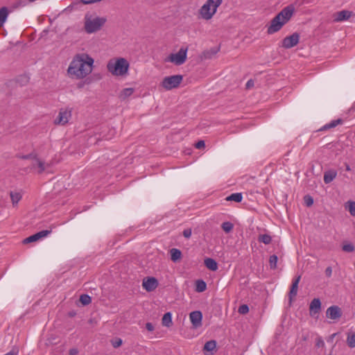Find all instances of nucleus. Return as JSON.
Instances as JSON below:
<instances>
[{"mask_svg": "<svg viewBox=\"0 0 355 355\" xmlns=\"http://www.w3.org/2000/svg\"><path fill=\"white\" fill-rule=\"evenodd\" d=\"M277 257L276 255H272L269 259V263L271 268L275 269L277 267Z\"/></svg>", "mask_w": 355, "mask_h": 355, "instance_id": "nucleus-34", "label": "nucleus"}, {"mask_svg": "<svg viewBox=\"0 0 355 355\" xmlns=\"http://www.w3.org/2000/svg\"><path fill=\"white\" fill-rule=\"evenodd\" d=\"M221 227L225 233H229L233 230L234 225L231 222H224L222 223Z\"/></svg>", "mask_w": 355, "mask_h": 355, "instance_id": "nucleus-30", "label": "nucleus"}, {"mask_svg": "<svg viewBox=\"0 0 355 355\" xmlns=\"http://www.w3.org/2000/svg\"><path fill=\"white\" fill-rule=\"evenodd\" d=\"M301 277L298 276L293 281L291 291H290V298L292 300L293 297H295L297 293L298 290V284L300 282Z\"/></svg>", "mask_w": 355, "mask_h": 355, "instance_id": "nucleus-18", "label": "nucleus"}, {"mask_svg": "<svg viewBox=\"0 0 355 355\" xmlns=\"http://www.w3.org/2000/svg\"><path fill=\"white\" fill-rule=\"evenodd\" d=\"M10 11L7 7L0 8V28L3 27L9 15Z\"/></svg>", "mask_w": 355, "mask_h": 355, "instance_id": "nucleus-17", "label": "nucleus"}, {"mask_svg": "<svg viewBox=\"0 0 355 355\" xmlns=\"http://www.w3.org/2000/svg\"><path fill=\"white\" fill-rule=\"evenodd\" d=\"M353 15V12L349 10H341L333 15V20L335 22L347 20Z\"/></svg>", "mask_w": 355, "mask_h": 355, "instance_id": "nucleus-14", "label": "nucleus"}, {"mask_svg": "<svg viewBox=\"0 0 355 355\" xmlns=\"http://www.w3.org/2000/svg\"><path fill=\"white\" fill-rule=\"evenodd\" d=\"M347 344L350 348L355 347V332L349 331L347 334Z\"/></svg>", "mask_w": 355, "mask_h": 355, "instance_id": "nucleus-26", "label": "nucleus"}, {"mask_svg": "<svg viewBox=\"0 0 355 355\" xmlns=\"http://www.w3.org/2000/svg\"><path fill=\"white\" fill-rule=\"evenodd\" d=\"M304 199L307 207H310L313 204V199L311 196H306Z\"/></svg>", "mask_w": 355, "mask_h": 355, "instance_id": "nucleus-36", "label": "nucleus"}, {"mask_svg": "<svg viewBox=\"0 0 355 355\" xmlns=\"http://www.w3.org/2000/svg\"><path fill=\"white\" fill-rule=\"evenodd\" d=\"M112 345L114 348H117L122 345V340L121 338H116L112 341Z\"/></svg>", "mask_w": 355, "mask_h": 355, "instance_id": "nucleus-37", "label": "nucleus"}, {"mask_svg": "<svg viewBox=\"0 0 355 355\" xmlns=\"http://www.w3.org/2000/svg\"><path fill=\"white\" fill-rule=\"evenodd\" d=\"M340 123V120L333 121L327 125L328 128H334Z\"/></svg>", "mask_w": 355, "mask_h": 355, "instance_id": "nucleus-42", "label": "nucleus"}, {"mask_svg": "<svg viewBox=\"0 0 355 355\" xmlns=\"http://www.w3.org/2000/svg\"><path fill=\"white\" fill-rule=\"evenodd\" d=\"M253 85H254V82L252 80H248L246 83L247 88H250V87H253Z\"/></svg>", "mask_w": 355, "mask_h": 355, "instance_id": "nucleus-44", "label": "nucleus"}, {"mask_svg": "<svg viewBox=\"0 0 355 355\" xmlns=\"http://www.w3.org/2000/svg\"><path fill=\"white\" fill-rule=\"evenodd\" d=\"M162 324L163 326L166 327H170L172 325V315L170 312H167L163 315Z\"/></svg>", "mask_w": 355, "mask_h": 355, "instance_id": "nucleus-23", "label": "nucleus"}, {"mask_svg": "<svg viewBox=\"0 0 355 355\" xmlns=\"http://www.w3.org/2000/svg\"><path fill=\"white\" fill-rule=\"evenodd\" d=\"M187 47H181L176 53H170L164 60L166 62H170L176 66L183 64L187 59Z\"/></svg>", "mask_w": 355, "mask_h": 355, "instance_id": "nucleus-8", "label": "nucleus"}, {"mask_svg": "<svg viewBox=\"0 0 355 355\" xmlns=\"http://www.w3.org/2000/svg\"><path fill=\"white\" fill-rule=\"evenodd\" d=\"M51 232V230H42L24 239L23 243L27 244L29 243L37 241L40 239L47 236Z\"/></svg>", "mask_w": 355, "mask_h": 355, "instance_id": "nucleus-13", "label": "nucleus"}, {"mask_svg": "<svg viewBox=\"0 0 355 355\" xmlns=\"http://www.w3.org/2000/svg\"><path fill=\"white\" fill-rule=\"evenodd\" d=\"M225 200L227 201H234L236 202H240L243 200V196L241 193H234L226 197Z\"/></svg>", "mask_w": 355, "mask_h": 355, "instance_id": "nucleus-28", "label": "nucleus"}, {"mask_svg": "<svg viewBox=\"0 0 355 355\" xmlns=\"http://www.w3.org/2000/svg\"><path fill=\"white\" fill-rule=\"evenodd\" d=\"M300 40V35L297 33L292 34L291 35L286 37L282 42V47L285 49H291L295 46Z\"/></svg>", "mask_w": 355, "mask_h": 355, "instance_id": "nucleus-10", "label": "nucleus"}, {"mask_svg": "<svg viewBox=\"0 0 355 355\" xmlns=\"http://www.w3.org/2000/svg\"><path fill=\"white\" fill-rule=\"evenodd\" d=\"M80 302L83 305H88L89 304L91 303L92 299H91V297L89 296L88 295L83 294V295H81L80 297Z\"/></svg>", "mask_w": 355, "mask_h": 355, "instance_id": "nucleus-32", "label": "nucleus"}, {"mask_svg": "<svg viewBox=\"0 0 355 355\" xmlns=\"http://www.w3.org/2000/svg\"><path fill=\"white\" fill-rule=\"evenodd\" d=\"M321 309V302L318 298H314L309 306V313L311 316L318 314Z\"/></svg>", "mask_w": 355, "mask_h": 355, "instance_id": "nucleus-16", "label": "nucleus"}, {"mask_svg": "<svg viewBox=\"0 0 355 355\" xmlns=\"http://www.w3.org/2000/svg\"><path fill=\"white\" fill-rule=\"evenodd\" d=\"M272 241V238L268 234H261L259 236V241L264 244H269Z\"/></svg>", "mask_w": 355, "mask_h": 355, "instance_id": "nucleus-31", "label": "nucleus"}, {"mask_svg": "<svg viewBox=\"0 0 355 355\" xmlns=\"http://www.w3.org/2000/svg\"><path fill=\"white\" fill-rule=\"evenodd\" d=\"M335 336H336V334H333L331 335V338H333Z\"/></svg>", "mask_w": 355, "mask_h": 355, "instance_id": "nucleus-47", "label": "nucleus"}, {"mask_svg": "<svg viewBox=\"0 0 355 355\" xmlns=\"http://www.w3.org/2000/svg\"><path fill=\"white\" fill-rule=\"evenodd\" d=\"M196 148H198V149H201V148H203L205 146V141H202V140H200L199 141H198L196 145H195Z\"/></svg>", "mask_w": 355, "mask_h": 355, "instance_id": "nucleus-39", "label": "nucleus"}, {"mask_svg": "<svg viewBox=\"0 0 355 355\" xmlns=\"http://www.w3.org/2000/svg\"><path fill=\"white\" fill-rule=\"evenodd\" d=\"M24 158L31 161L32 168L38 173L47 171L50 166L49 164L42 159L35 153L26 155Z\"/></svg>", "mask_w": 355, "mask_h": 355, "instance_id": "nucleus-7", "label": "nucleus"}, {"mask_svg": "<svg viewBox=\"0 0 355 355\" xmlns=\"http://www.w3.org/2000/svg\"><path fill=\"white\" fill-rule=\"evenodd\" d=\"M343 250L347 252H352L354 250V246L349 243H344L343 245Z\"/></svg>", "mask_w": 355, "mask_h": 355, "instance_id": "nucleus-33", "label": "nucleus"}, {"mask_svg": "<svg viewBox=\"0 0 355 355\" xmlns=\"http://www.w3.org/2000/svg\"><path fill=\"white\" fill-rule=\"evenodd\" d=\"M216 348V342L215 340H209L205 344L203 350L207 352H211V354H212Z\"/></svg>", "mask_w": 355, "mask_h": 355, "instance_id": "nucleus-24", "label": "nucleus"}, {"mask_svg": "<svg viewBox=\"0 0 355 355\" xmlns=\"http://www.w3.org/2000/svg\"><path fill=\"white\" fill-rule=\"evenodd\" d=\"M130 63L122 57L110 59L107 64V71L114 76L125 77L128 74Z\"/></svg>", "mask_w": 355, "mask_h": 355, "instance_id": "nucleus-4", "label": "nucleus"}, {"mask_svg": "<svg viewBox=\"0 0 355 355\" xmlns=\"http://www.w3.org/2000/svg\"><path fill=\"white\" fill-rule=\"evenodd\" d=\"M146 328L149 331H153L155 329L153 324L150 322H147L146 324Z\"/></svg>", "mask_w": 355, "mask_h": 355, "instance_id": "nucleus-41", "label": "nucleus"}, {"mask_svg": "<svg viewBox=\"0 0 355 355\" xmlns=\"http://www.w3.org/2000/svg\"><path fill=\"white\" fill-rule=\"evenodd\" d=\"M134 92L135 89L132 87L124 88L120 92L119 97L121 100L124 101L132 96Z\"/></svg>", "mask_w": 355, "mask_h": 355, "instance_id": "nucleus-20", "label": "nucleus"}, {"mask_svg": "<svg viewBox=\"0 0 355 355\" xmlns=\"http://www.w3.org/2000/svg\"><path fill=\"white\" fill-rule=\"evenodd\" d=\"M205 266L212 271H216L218 269V264L216 261L211 258H207L205 259Z\"/></svg>", "mask_w": 355, "mask_h": 355, "instance_id": "nucleus-22", "label": "nucleus"}, {"mask_svg": "<svg viewBox=\"0 0 355 355\" xmlns=\"http://www.w3.org/2000/svg\"><path fill=\"white\" fill-rule=\"evenodd\" d=\"M183 236L185 238H189L191 236V229L184 230L183 232Z\"/></svg>", "mask_w": 355, "mask_h": 355, "instance_id": "nucleus-40", "label": "nucleus"}, {"mask_svg": "<svg viewBox=\"0 0 355 355\" xmlns=\"http://www.w3.org/2000/svg\"><path fill=\"white\" fill-rule=\"evenodd\" d=\"M327 317L332 320L338 319L341 315L340 309L337 306L329 307L326 312Z\"/></svg>", "mask_w": 355, "mask_h": 355, "instance_id": "nucleus-15", "label": "nucleus"}, {"mask_svg": "<svg viewBox=\"0 0 355 355\" xmlns=\"http://www.w3.org/2000/svg\"><path fill=\"white\" fill-rule=\"evenodd\" d=\"M12 204L14 207L17 206L22 198V193L19 191H11L10 193Z\"/></svg>", "mask_w": 355, "mask_h": 355, "instance_id": "nucleus-21", "label": "nucleus"}, {"mask_svg": "<svg viewBox=\"0 0 355 355\" xmlns=\"http://www.w3.org/2000/svg\"><path fill=\"white\" fill-rule=\"evenodd\" d=\"M295 8L293 4L288 5L284 8L270 21L267 27V33L272 35L279 31L282 27L287 24L293 14Z\"/></svg>", "mask_w": 355, "mask_h": 355, "instance_id": "nucleus-2", "label": "nucleus"}, {"mask_svg": "<svg viewBox=\"0 0 355 355\" xmlns=\"http://www.w3.org/2000/svg\"><path fill=\"white\" fill-rule=\"evenodd\" d=\"M107 22V17L98 15L94 11L87 12L83 19V29L87 34L101 31Z\"/></svg>", "mask_w": 355, "mask_h": 355, "instance_id": "nucleus-3", "label": "nucleus"}, {"mask_svg": "<svg viewBox=\"0 0 355 355\" xmlns=\"http://www.w3.org/2000/svg\"><path fill=\"white\" fill-rule=\"evenodd\" d=\"M143 288L148 292L153 291L158 286V282L155 277H146L142 282Z\"/></svg>", "mask_w": 355, "mask_h": 355, "instance_id": "nucleus-12", "label": "nucleus"}, {"mask_svg": "<svg viewBox=\"0 0 355 355\" xmlns=\"http://www.w3.org/2000/svg\"><path fill=\"white\" fill-rule=\"evenodd\" d=\"M337 176V172L335 170H329L324 174V182L326 184L331 182Z\"/></svg>", "mask_w": 355, "mask_h": 355, "instance_id": "nucleus-19", "label": "nucleus"}, {"mask_svg": "<svg viewBox=\"0 0 355 355\" xmlns=\"http://www.w3.org/2000/svg\"><path fill=\"white\" fill-rule=\"evenodd\" d=\"M72 116V109L70 107H62L59 110L58 114L53 121L57 125H65L68 123Z\"/></svg>", "mask_w": 355, "mask_h": 355, "instance_id": "nucleus-9", "label": "nucleus"}, {"mask_svg": "<svg viewBox=\"0 0 355 355\" xmlns=\"http://www.w3.org/2000/svg\"><path fill=\"white\" fill-rule=\"evenodd\" d=\"M183 80V76L180 74L168 76L163 78L159 83V87L165 91H170L179 87Z\"/></svg>", "mask_w": 355, "mask_h": 355, "instance_id": "nucleus-6", "label": "nucleus"}, {"mask_svg": "<svg viewBox=\"0 0 355 355\" xmlns=\"http://www.w3.org/2000/svg\"><path fill=\"white\" fill-rule=\"evenodd\" d=\"M189 319L193 328L197 329L202 326V314L200 311H195L191 312Z\"/></svg>", "mask_w": 355, "mask_h": 355, "instance_id": "nucleus-11", "label": "nucleus"}, {"mask_svg": "<svg viewBox=\"0 0 355 355\" xmlns=\"http://www.w3.org/2000/svg\"><path fill=\"white\" fill-rule=\"evenodd\" d=\"M18 353V350L13 351L12 352H9L6 354V355H16Z\"/></svg>", "mask_w": 355, "mask_h": 355, "instance_id": "nucleus-45", "label": "nucleus"}, {"mask_svg": "<svg viewBox=\"0 0 355 355\" xmlns=\"http://www.w3.org/2000/svg\"><path fill=\"white\" fill-rule=\"evenodd\" d=\"M207 284L202 280H198L196 282V291L197 292L201 293L206 290Z\"/></svg>", "mask_w": 355, "mask_h": 355, "instance_id": "nucleus-29", "label": "nucleus"}, {"mask_svg": "<svg viewBox=\"0 0 355 355\" xmlns=\"http://www.w3.org/2000/svg\"><path fill=\"white\" fill-rule=\"evenodd\" d=\"M171 259L173 262H176L181 259L182 252L180 250L172 248L170 251Z\"/></svg>", "mask_w": 355, "mask_h": 355, "instance_id": "nucleus-27", "label": "nucleus"}, {"mask_svg": "<svg viewBox=\"0 0 355 355\" xmlns=\"http://www.w3.org/2000/svg\"><path fill=\"white\" fill-rule=\"evenodd\" d=\"M346 171H351V168L348 164L346 165Z\"/></svg>", "mask_w": 355, "mask_h": 355, "instance_id": "nucleus-46", "label": "nucleus"}, {"mask_svg": "<svg viewBox=\"0 0 355 355\" xmlns=\"http://www.w3.org/2000/svg\"><path fill=\"white\" fill-rule=\"evenodd\" d=\"M344 207L351 216H355V201L348 200L345 203Z\"/></svg>", "mask_w": 355, "mask_h": 355, "instance_id": "nucleus-25", "label": "nucleus"}, {"mask_svg": "<svg viewBox=\"0 0 355 355\" xmlns=\"http://www.w3.org/2000/svg\"><path fill=\"white\" fill-rule=\"evenodd\" d=\"M238 311L240 314H246L249 312V307L246 304H243L239 306Z\"/></svg>", "mask_w": 355, "mask_h": 355, "instance_id": "nucleus-35", "label": "nucleus"}, {"mask_svg": "<svg viewBox=\"0 0 355 355\" xmlns=\"http://www.w3.org/2000/svg\"><path fill=\"white\" fill-rule=\"evenodd\" d=\"M94 60L87 53L75 54L67 69V76L76 80L87 77L93 71Z\"/></svg>", "mask_w": 355, "mask_h": 355, "instance_id": "nucleus-1", "label": "nucleus"}, {"mask_svg": "<svg viewBox=\"0 0 355 355\" xmlns=\"http://www.w3.org/2000/svg\"><path fill=\"white\" fill-rule=\"evenodd\" d=\"M223 0H207L198 10V17L202 20H211L217 12Z\"/></svg>", "mask_w": 355, "mask_h": 355, "instance_id": "nucleus-5", "label": "nucleus"}, {"mask_svg": "<svg viewBox=\"0 0 355 355\" xmlns=\"http://www.w3.org/2000/svg\"><path fill=\"white\" fill-rule=\"evenodd\" d=\"M325 274L327 277H331L332 274V269L331 267H328L325 270Z\"/></svg>", "mask_w": 355, "mask_h": 355, "instance_id": "nucleus-43", "label": "nucleus"}, {"mask_svg": "<svg viewBox=\"0 0 355 355\" xmlns=\"http://www.w3.org/2000/svg\"><path fill=\"white\" fill-rule=\"evenodd\" d=\"M315 345L318 347H324V342L322 338L319 337L316 339Z\"/></svg>", "mask_w": 355, "mask_h": 355, "instance_id": "nucleus-38", "label": "nucleus"}]
</instances>
